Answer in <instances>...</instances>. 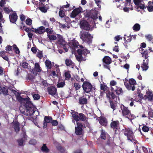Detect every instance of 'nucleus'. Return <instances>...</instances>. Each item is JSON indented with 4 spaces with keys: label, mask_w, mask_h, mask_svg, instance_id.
<instances>
[{
    "label": "nucleus",
    "mask_w": 153,
    "mask_h": 153,
    "mask_svg": "<svg viewBox=\"0 0 153 153\" xmlns=\"http://www.w3.org/2000/svg\"><path fill=\"white\" fill-rule=\"evenodd\" d=\"M142 129L143 132H146L149 130V128L145 125H143L142 128Z\"/></svg>",
    "instance_id": "8fccbe9b"
},
{
    "label": "nucleus",
    "mask_w": 153,
    "mask_h": 153,
    "mask_svg": "<svg viewBox=\"0 0 153 153\" xmlns=\"http://www.w3.org/2000/svg\"><path fill=\"white\" fill-rule=\"evenodd\" d=\"M20 65L22 68L26 69L27 68L28 64L26 62L23 61L22 63H20Z\"/></svg>",
    "instance_id": "3c124183"
},
{
    "label": "nucleus",
    "mask_w": 153,
    "mask_h": 153,
    "mask_svg": "<svg viewBox=\"0 0 153 153\" xmlns=\"http://www.w3.org/2000/svg\"><path fill=\"white\" fill-rule=\"evenodd\" d=\"M52 120V118L51 117L48 116H45L43 121V128H46L47 126V123H51Z\"/></svg>",
    "instance_id": "f3484780"
},
{
    "label": "nucleus",
    "mask_w": 153,
    "mask_h": 153,
    "mask_svg": "<svg viewBox=\"0 0 153 153\" xmlns=\"http://www.w3.org/2000/svg\"><path fill=\"white\" fill-rule=\"evenodd\" d=\"M109 102L110 103V106L113 109V111L116 108V106L115 104H114L112 100H110Z\"/></svg>",
    "instance_id": "ea45409f"
},
{
    "label": "nucleus",
    "mask_w": 153,
    "mask_h": 153,
    "mask_svg": "<svg viewBox=\"0 0 153 153\" xmlns=\"http://www.w3.org/2000/svg\"><path fill=\"white\" fill-rule=\"evenodd\" d=\"M71 60L69 59H66L65 60L66 65L67 66H70L72 63Z\"/></svg>",
    "instance_id": "79ce46f5"
},
{
    "label": "nucleus",
    "mask_w": 153,
    "mask_h": 153,
    "mask_svg": "<svg viewBox=\"0 0 153 153\" xmlns=\"http://www.w3.org/2000/svg\"><path fill=\"white\" fill-rule=\"evenodd\" d=\"M145 37L149 41H151L153 39L152 36L150 34H149L148 35L146 36Z\"/></svg>",
    "instance_id": "774afa93"
},
{
    "label": "nucleus",
    "mask_w": 153,
    "mask_h": 153,
    "mask_svg": "<svg viewBox=\"0 0 153 153\" xmlns=\"http://www.w3.org/2000/svg\"><path fill=\"white\" fill-rule=\"evenodd\" d=\"M71 114L73 119L76 121V122L79 121L83 122L87 121L88 118L82 113H79L77 112L74 111Z\"/></svg>",
    "instance_id": "39448f33"
},
{
    "label": "nucleus",
    "mask_w": 153,
    "mask_h": 153,
    "mask_svg": "<svg viewBox=\"0 0 153 153\" xmlns=\"http://www.w3.org/2000/svg\"><path fill=\"white\" fill-rule=\"evenodd\" d=\"M68 45L73 51H74L78 48L79 43L77 41L74 39L68 42Z\"/></svg>",
    "instance_id": "9b49d317"
},
{
    "label": "nucleus",
    "mask_w": 153,
    "mask_h": 153,
    "mask_svg": "<svg viewBox=\"0 0 153 153\" xmlns=\"http://www.w3.org/2000/svg\"><path fill=\"white\" fill-rule=\"evenodd\" d=\"M21 29H24L25 31L27 32H29L31 31V29L29 28H27L25 26H23L22 27H21Z\"/></svg>",
    "instance_id": "5fc2aeb1"
},
{
    "label": "nucleus",
    "mask_w": 153,
    "mask_h": 153,
    "mask_svg": "<svg viewBox=\"0 0 153 153\" xmlns=\"http://www.w3.org/2000/svg\"><path fill=\"white\" fill-rule=\"evenodd\" d=\"M94 13V14L92 13V14H91V18L93 19L94 21L95 22V21L98 18V17L97 14L95 12Z\"/></svg>",
    "instance_id": "37998d69"
},
{
    "label": "nucleus",
    "mask_w": 153,
    "mask_h": 153,
    "mask_svg": "<svg viewBox=\"0 0 153 153\" xmlns=\"http://www.w3.org/2000/svg\"><path fill=\"white\" fill-rule=\"evenodd\" d=\"M9 18L10 22L13 23H16L18 19V16L16 13H13L9 15Z\"/></svg>",
    "instance_id": "a211bd4d"
},
{
    "label": "nucleus",
    "mask_w": 153,
    "mask_h": 153,
    "mask_svg": "<svg viewBox=\"0 0 153 153\" xmlns=\"http://www.w3.org/2000/svg\"><path fill=\"white\" fill-rule=\"evenodd\" d=\"M42 80L41 83L42 84V85L45 87L48 86V83H47V81L44 80L43 79H42Z\"/></svg>",
    "instance_id": "69168bd1"
},
{
    "label": "nucleus",
    "mask_w": 153,
    "mask_h": 153,
    "mask_svg": "<svg viewBox=\"0 0 153 153\" xmlns=\"http://www.w3.org/2000/svg\"><path fill=\"white\" fill-rule=\"evenodd\" d=\"M74 86L75 90L76 91L79 89L81 87V85L79 83H74Z\"/></svg>",
    "instance_id": "603ef678"
},
{
    "label": "nucleus",
    "mask_w": 153,
    "mask_h": 153,
    "mask_svg": "<svg viewBox=\"0 0 153 153\" xmlns=\"http://www.w3.org/2000/svg\"><path fill=\"white\" fill-rule=\"evenodd\" d=\"M59 15L61 18H63L65 16V13L63 10L60 9V11L59 12Z\"/></svg>",
    "instance_id": "0e129e2a"
},
{
    "label": "nucleus",
    "mask_w": 153,
    "mask_h": 153,
    "mask_svg": "<svg viewBox=\"0 0 153 153\" xmlns=\"http://www.w3.org/2000/svg\"><path fill=\"white\" fill-rule=\"evenodd\" d=\"M99 122L100 125L105 127H106L108 124L107 119L103 117H101L99 118Z\"/></svg>",
    "instance_id": "412c9836"
},
{
    "label": "nucleus",
    "mask_w": 153,
    "mask_h": 153,
    "mask_svg": "<svg viewBox=\"0 0 153 153\" xmlns=\"http://www.w3.org/2000/svg\"><path fill=\"white\" fill-rule=\"evenodd\" d=\"M151 4V1H149L148 2V6H147L148 11L149 12H152L153 11V6Z\"/></svg>",
    "instance_id": "e433bc0d"
},
{
    "label": "nucleus",
    "mask_w": 153,
    "mask_h": 153,
    "mask_svg": "<svg viewBox=\"0 0 153 153\" xmlns=\"http://www.w3.org/2000/svg\"><path fill=\"white\" fill-rule=\"evenodd\" d=\"M111 90L112 91H115L116 94L118 95L123 93L122 89L121 88H117L116 89H114L113 87H111Z\"/></svg>",
    "instance_id": "473e14b6"
},
{
    "label": "nucleus",
    "mask_w": 153,
    "mask_h": 153,
    "mask_svg": "<svg viewBox=\"0 0 153 153\" xmlns=\"http://www.w3.org/2000/svg\"><path fill=\"white\" fill-rule=\"evenodd\" d=\"M17 142L19 146H22L23 145L24 141L22 138L18 140Z\"/></svg>",
    "instance_id": "4d7b16f0"
},
{
    "label": "nucleus",
    "mask_w": 153,
    "mask_h": 153,
    "mask_svg": "<svg viewBox=\"0 0 153 153\" xmlns=\"http://www.w3.org/2000/svg\"><path fill=\"white\" fill-rule=\"evenodd\" d=\"M103 62L106 65H108L111 62V58L108 56H105L102 59Z\"/></svg>",
    "instance_id": "cd10ccee"
},
{
    "label": "nucleus",
    "mask_w": 153,
    "mask_h": 153,
    "mask_svg": "<svg viewBox=\"0 0 153 153\" xmlns=\"http://www.w3.org/2000/svg\"><path fill=\"white\" fill-rule=\"evenodd\" d=\"M81 33L82 34L80 38L82 40L84 41L87 39H88L87 41L88 42L90 43L92 42L93 37L91 36V34L88 32L82 31V32L81 31Z\"/></svg>",
    "instance_id": "9d476101"
},
{
    "label": "nucleus",
    "mask_w": 153,
    "mask_h": 153,
    "mask_svg": "<svg viewBox=\"0 0 153 153\" xmlns=\"http://www.w3.org/2000/svg\"><path fill=\"white\" fill-rule=\"evenodd\" d=\"M77 52L78 54V55H75V56L77 60L79 62H81L82 60L83 57L82 55L86 56L87 54L89 53L90 51L86 48H85L83 51L81 49H77Z\"/></svg>",
    "instance_id": "0eeeda50"
},
{
    "label": "nucleus",
    "mask_w": 153,
    "mask_h": 153,
    "mask_svg": "<svg viewBox=\"0 0 153 153\" xmlns=\"http://www.w3.org/2000/svg\"><path fill=\"white\" fill-rule=\"evenodd\" d=\"M33 97L34 100H38L40 98V95L38 94H34L33 95Z\"/></svg>",
    "instance_id": "864d4df0"
},
{
    "label": "nucleus",
    "mask_w": 153,
    "mask_h": 153,
    "mask_svg": "<svg viewBox=\"0 0 153 153\" xmlns=\"http://www.w3.org/2000/svg\"><path fill=\"white\" fill-rule=\"evenodd\" d=\"M147 8V6H145V4H142L141 3L137 6V8H140L141 9L143 10L144 8Z\"/></svg>",
    "instance_id": "a18cd8bd"
},
{
    "label": "nucleus",
    "mask_w": 153,
    "mask_h": 153,
    "mask_svg": "<svg viewBox=\"0 0 153 153\" xmlns=\"http://www.w3.org/2000/svg\"><path fill=\"white\" fill-rule=\"evenodd\" d=\"M82 87L83 89L84 92L88 93H90V92L95 93L96 88L95 87L92 86L91 84L89 82L85 81L83 82Z\"/></svg>",
    "instance_id": "20e7f679"
},
{
    "label": "nucleus",
    "mask_w": 153,
    "mask_h": 153,
    "mask_svg": "<svg viewBox=\"0 0 153 153\" xmlns=\"http://www.w3.org/2000/svg\"><path fill=\"white\" fill-rule=\"evenodd\" d=\"M37 56L40 59H41L43 57V53L42 51H39L37 54Z\"/></svg>",
    "instance_id": "13d9d810"
},
{
    "label": "nucleus",
    "mask_w": 153,
    "mask_h": 153,
    "mask_svg": "<svg viewBox=\"0 0 153 153\" xmlns=\"http://www.w3.org/2000/svg\"><path fill=\"white\" fill-rule=\"evenodd\" d=\"M41 150L43 152L48 153L49 152V149L47 147L45 144H43L41 148Z\"/></svg>",
    "instance_id": "72a5a7b5"
},
{
    "label": "nucleus",
    "mask_w": 153,
    "mask_h": 153,
    "mask_svg": "<svg viewBox=\"0 0 153 153\" xmlns=\"http://www.w3.org/2000/svg\"><path fill=\"white\" fill-rule=\"evenodd\" d=\"M48 38L51 40H55L56 39V36L53 35H48Z\"/></svg>",
    "instance_id": "de8ad7c7"
},
{
    "label": "nucleus",
    "mask_w": 153,
    "mask_h": 153,
    "mask_svg": "<svg viewBox=\"0 0 153 153\" xmlns=\"http://www.w3.org/2000/svg\"><path fill=\"white\" fill-rule=\"evenodd\" d=\"M48 91L49 94L54 96L57 92V89L54 87L50 86L48 88Z\"/></svg>",
    "instance_id": "aec40b11"
},
{
    "label": "nucleus",
    "mask_w": 153,
    "mask_h": 153,
    "mask_svg": "<svg viewBox=\"0 0 153 153\" xmlns=\"http://www.w3.org/2000/svg\"><path fill=\"white\" fill-rule=\"evenodd\" d=\"M39 9L42 12L45 13L47 12V9L45 4L42 2L40 3L39 5Z\"/></svg>",
    "instance_id": "c85d7f7f"
},
{
    "label": "nucleus",
    "mask_w": 153,
    "mask_h": 153,
    "mask_svg": "<svg viewBox=\"0 0 153 153\" xmlns=\"http://www.w3.org/2000/svg\"><path fill=\"white\" fill-rule=\"evenodd\" d=\"M45 64L47 68L48 69H50L52 68V64L51 62L48 60H46L45 62Z\"/></svg>",
    "instance_id": "c9c22d12"
},
{
    "label": "nucleus",
    "mask_w": 153,
    "mask_h": 153,
    "mask_svg": "<svg viewBox=\"0 0 153 153\" xmlns=\"http://www.w3.org/2000/svg\"><path fill=\"white\" fill-rule=\"evenodd\" d=\"M42 25L46 27H49L50 25L48 22L45 20H43L41 21Z\"/></svg>",
    "instance_id": "49530a36"
},
{
    "label": "nucleus",
    "mask_w": 153,
    "mask_h": 153,
    "mask_svg": "<svg viewBox=\"0 0 153 153\" xmlns=\"http://www.w3.org/2000/svg\"><path fill=\"white\" fill-rule=\"evenodd\" d=\"M7 52L5 51H1L0 52V56L4 59L9 62V59L8 57V55H7Z\"/></svg>",
    "instance_id": "4be33fe9"
},
{
    "label": "nucleus",
    "mask_w": 153,
    "mask_h": 153,
    "mask_svg": "<svg viewBox=\"0 0 153 153\" xmlns=\"http://www.w3.org/2000/svg\"><path fill=\"white\" fill-rule=\"evenodd\" d=\"M84 126L82 123L76 122V126L75 128V132L76 135H82L84 134L83 128Z\"/></svg>",
    "instance_id": "1a4fd4ad"
},
{
    "label": "nucleus",
    "mask_w": 153,
    "mask_h": 153,
    "mask_svg": "<svg viewBox=\"0 0 153 153\" xmlns=\"http://www.w3.org/2000/svg\"><path fill=\"white\" fill-rule=\"evenodd\" d=\"M32 22V20L30 18L27 19L26 20V24L29 25H31Z\"/></svg>",
    "instance_id": "052dcab7"
},
{
    "label": "nucleus",
    "mask_w": 153,
    "mask_h": 153,
    "mask_svg": "<svg viewBox=\"0 0 153 153\" xmlns=\"http://www.w3.org/2000/svg\"><path fill=\"white\" fill-rule=\"evenodd\" d=\"M3 10L6 13L9 14L10 12V10L9 8L7 7H4L3 8Z\"/></svg>",
    "instance_id": "6e6d98bb"
},
{
    "label": "nucleus",
    "mask_w": 153,
    "mask_h": 153,
    "mask_svg": "<svg viewBox=\"0 0 153 153\" xmlns=\"http://www.w3.org/2000/svg\"><path fill=\"white\" fill-rule=\"evenodd\" d=\"M122 131L123 132L124 135L127 137L128 140L135 144L139 143L136 139L134 133L131 128L125 127L124 129H123Z\"/></svg>",
    "instance_id": "f03ea898"
},
{
    "label": "nucleus",
    "mask_w": 153,
    "mask_h": 153,
    "mask_svg": "<svg viewBox=\"0 0 153 153\" xmlns=\"http://www.w3.org/2000/svg\"><path fill=\"white\" fill-rule=\"evenodd\" d=\"M140 51H142V52H141V53L142 55V57L146 59H148V58L149 56H148L147 50L146 49L144 50L143 49L140 48Z\"/></svg>",
    "instance_id": "393cba45"
},
{
    "label": "nucleus",
    "mask_w": 153,
    "mask_h": 153,
    "mask_svg": "<svg viewBox=\"0 0 153 153\" xmlns=\"http://www.w3.org/2000/svg\"><path fill=\"white\" fill-rule=\"evenodd\" d=\"M70 71H68L65 72L64 76H65V80H68L71 77V75L70 74Z\"/></svg>",
    "instance_id": "f704fd0d"
},
{
    "label": "nucleus",
    "mask_w": 153,
    "mask_h": 153,
    "mask_svg": "<svg viewBox=\"0 0 153 153\" xmlns=\"http://www.w3.org/2000/svg\"><path fill=\"white\" fill-rule=\"evenodd\" d=\"M80 27L83 29L86 30H89L90 29V25L86 20L81 21L80 22Z\"/></svg>",
    "instance_id": "f8f14e48"
},
{
    "label": "nucleus",
    "mask_w": 153,
    "mask_h": 153,
    "mask_svg": "<svg viewBox=\"0 0 153 153\" xmlns=\"http://www.w3.org/2000/svg\"><path fill=\"white\" fill-rule=\"evenodd\" d=\"M8 89L11 91L13 90L12 86H9L8 88H7L5 87L0 86V94H3L5 95H8Z\"/></svg>",
    "instance_id": "ddd939ff"
},
{
    "label": "nucleus",
    "mask_w": 153,
    "mask_h": 153,
    "mask_svg": "<svg viewBox=\"0 0 153 153\" xmlns=\"http://www.w3.org/2000/svg\"><path fill=\"white\" fill-rule=\"evenodd\" d=\"M65 83V82L64 81L59 82H58L57 85V87L58 88H62L64 86Z\"/></svg>",
    "instance_id": "09e8293b"
},
{
    "label": "nucleus",
    "mask_w": 153,
    "mask_h": 153,
    "mask_svg": "<svg viewBox=\"0 0 153 153\" xmlns=\"http://www.w3.org/2000/svg\"><path fill=\"white\" fill-rule=\"evenodd\" d=\"M53 30L52 28H49V27H47L46 29L45 28V32H47L48 35H50L53 33Z\"/></svg>",
    "instance_id": "a19ab883"
},
{
    "label": "nucleus",
    "mask_w": 153,
    "mask_h": 153,
    "mask_svg": "<svg viewBox=\"0 0 153 153\" xmlns=\"http://www.w3.org/2000/svg\"><path fill=\"white\" fill-rule=\"evenodd\" d=\"M29 143L30 144L35 145L36 143V141L35 139H32L30 140Z\"/></svg>",
    "instance_id": "bf43d9fd"
},
{
    "label": "nucleus",
    "mask_w": 153,
    "mask_h": 153,
    "mask_svg": "<svg viewBox=\"0 0 153 153\" xmlns=\"http://www.w3.org/2000/svg\"><path fill=\"white\" fill-rule=\"evenodd\" d=\"M149 62V59L143 60V63L141 66V68H142L143 71H146L149 68L148 63Z\"/></svg>",
    "instance_id": "b1692460"
},
{
    "label": "nucleus",
    "mask_w": 153,
    "mask_h": 153,
    "mask_svg": "<svg viewBox=\"0 0 153 153\" xmlns=\"http://www.w3.org/2000/svg\"><path fill=\"white\" fill-rule=\"evenodd\" d=\"M82 8L81 7L74 9L72 12L70 16L72 18L76 17L78 15L81 13Z\"/></svg>",
    "instance_id": "2eb2a0df"
},
{
    "label": "nucleus",
    "mask_w": 153,
    "mask_h": 153,
    "mask_svg": "<svg viewBox=\"0 0 153 153\" xmlns=\"http://www.w3.org/2000/svg\"><path fill=\"white\" fill-rule=\"evenodd\" d=\"M13 49L16 54H19L20 53V52L19 49L15 44L13 45Z\"/></svg>",
    "instance_id": "4c0bfd02"
},
{
    "label": "nucleus",
    "mask_w": 153,
    "mask_h": 153,
    "mask_svg": "<svg viewBox=\"0 0 153 153\" xmlns=\"http://www.w3.org/2000/svg\"><path fill=\"white\" fill-rule=\"evenodd\" d=\"M122 37L120 36L119 35L117 36L114 37V39L115 41H118L120 39H122Z\"/></svg>",
    "instance_id": "338daca9"
},
{
    "label": "nucleus",
    "mask_w": 153,
    "mask_h": 153,
    "mask_svg": "<svg viewBox=\"0 0 153 153\" xmlns=\"http://www.w3.org/2000/svg\"><path fill=\"white\" fill-rule=\"evenodd\" d=\"M79 103L81 105H85L87 104L88 101L85 97H81L79 98Z\"/></svg>",
    "instance_id": "a878e982"
},
{
    "label": "nucleus",
    "mask_w": 153,
    "mask_h": 153,
    "mask_svg": "<svg viewBox=\"0 0 153 153\" xmlns=\"http://www.w3.org/2000/svg\"><path fill=\"white\" fill-rule=\"evenodd\" d=\"M45 32V27L43 26L39 27L35 30V33H36L42 34Z\"/></svg>",
    "instance_id": "bb28decb"
},
{
    "label": "nucleus",
    "mask_w": 153,
    "mask_h": 153,
    "mask_svg": "<svg viewBox=\"0 0 153 153\" xmlns=\"http://www.w3.org/2000/svg\"><path fill=\"white\" fill-rule=\"evenodd\" d=\"M145 100L148 99L150 102H153V93L152 91H147L145 95Z\"/></svg>",
    "instance_id": "dca6fc26"
},
{
    "label": "nucleus",
    "mask_w": 153,
    "mask_h": 153,
    "mask_svg": "<svg viewBox=\"0 0 153 153\" xmlns=\"http://www.w3.org/2000/svg\"><path fill=\"white\" fill-rule=\"evenodd\" d=\"M16 99L19 102L23 101L24 105H23L24 108L20 107L19 110L21 113L26 116H31L32 115L35 111V108L32 102L30 101L29 97L23 98L20 96L19 93L16 96Z\"/></svg>",
    "instance_id": "f257e3e1"
},
{
    "label": "nucleus",
    "mask_w": 153,
    "mask_h": 153,
    "mask_svg": "<svg viewBox=\"0 0 153 153\" xmlns=\"http://www.w3.org/2000/svg\"><path fill=\"white\" fill-rule=\"evenodd\" d=\"M133 28L134 30L138 31L140 29V25L138 23L135 24L133 26Z\"/></svg>",
    "instance_id": "58836bf2"
},
{
    "label": "nucleus",
    "mask_w": 153,
    "mask_h": 153,
    "mask_svg": "<svg viewBox=\"0 0 153 153\" xmlns=\"http://www.w3.org/2000/svg\"><path fill=\"white\" fill-rule=\"evenodd\" d=\"M41 70V68L38 63H35L34 68L30 70L31 72L35 75H37V73L40 72Z\"/></svg>",
    "instance_id": "4468645a"
},
{
    "label": "nucleus",
    "mask_w": 153,
    "mask_h": 153,
    "mask_svg": "<svg viewBox=\"0 0 153 153\" xmlns=\"http://www.w3.org/2000/svg\"><path fill=\"white\" fill-rule=\"evenodd\" d=\"M3 15L2 13L0 11V27H2L1 25V23H4L5 21L3 18Z\"/></svg>",
    "instance_id": "c03bdc74"
},
{
    "label": "nucleus",
    "mask_w": 153,
    "mask_h": 153,
    "mask_svg": "<svg viewBox=\"0 0 153 153\" xmlns=\"http://www.w3.org/2000/svg\"><path fill=\"white\" fill-rule=\"evenodd\" d=\"M13 126L15 131L18 132L20 130L19 124L18 122H15L13 123Z\"/></svg>",
    "instance_id": "c756f323"
},
{
    "label": "nucleus",
    "mask_w": 153,
    "mask_h": 153,
    "mask_svg": "<svg viewBox=\"0 0 153 153\" xmlns=\"http://www.w3.org/2000/svg\"><path fill=\"white\" fill-rule=\"evenodd\" d=\"M128 83L127 82H124V85L128 90L134 91L135 90V86L137 85V82L134 79L131 78L129 79Z\"/></svg>",
    "instance_id": "423d86ee"
},
{
    "label": "nucleus",
    "mask_w": 153,
    "mask_h": 153,
    "mask_svg": "<svg viewBox=\"0 0 153 153\" xmlns=\"http://www.w3.org/2000/svg\"><path fill=\"white\" fill-rule=\"evenodd\" d=\"M107 87L106 85L101 84L100 88L101 90L105 91L107 90Z\"/></svg>",
    "instance_id": "e2e57ef3"
},
{
    "label": "nucleus",
    "mask_w": 153,
    "mask_h": 153,
    "mask_svg": "<svg viewBox=\"0 0 153 153\" xmlns=\"http://www.w3.org/2000/svg\"><path fill=\"white\" fill-rule=\"evenodd\" d=\"M58 43L61 48H63L64 49L65 52L68 51V49L65 46L66 42L64 40H58Z\"/></svg>",
    "instance_id": "5701e85b"
},
{
    "label": "nucleus",
    "mask_w": 153,
    "mask_h": 153,
    "mask_svg": "<svg viewBox=\"0 0 153 153\" xmlns=\"http://www.w3.org/2000/svg\"><path fill=\"white\" fill-rule=\"evenodd\" d=\"M122 110V115L129 120H132L134 119L135 116L131 114V111L124 105L121 104L120 106Z\"/></svg>",
    "instance_id": "7ed1b4c3"
},
{
    "label": "nucleus",
    "mask_w": 153,
    "mask_h": 153,
    "mask_svg": "<svg viewBox=\"0 0 153 153\" xmlns=\"http://www.w3.org/2000/svg\"><path fill=\"white\" fill-rule=\"evenodd\" d=\"M125 36H126V35H124V45L126 48H128V46L130 45L129 43L131 40V37L130 36H127L126 37H125Z\"/></svg>",
    "instance_id": "6ab92c4d"
},
{
    "label": "nucleus",
    "mask_w": 153,
    "mask_h": 153,
    "mask_svg": "<svg viewBox=\"0 0 153 153\" xmlns=\"http://www.w3.org/2000/svg\"><path fill=\"white\" fill-rule=\"evenodd\" d=\"M107 134L105 132V130L102 129L101 130V134L100 137L101 139L105 140L106 139Z\"/></svg>",
    "instance_id": "7c9ffc66"
},
{
    "label": "nucleus",
    "mask_w": 153,
    "mask_h": 153,
    "mask_svg": "<svg viewBox=\"0 0 153 153\" xmlns=\"http://www.w3.org/2000/svg\"><path fill=\"white\" fill-rule=\"evenodd\" d=\"M52 126H56L58 125V121L56 120H53L51 121V123Z\"/></svg>",
    "instance_id": "680f3d73"
},
{
    "label": "nucleus",
    "mask_w": 153,
    "mask_h": 153,
    "mask_svg": "<svg viewBox=\"0 0 153 153\" xmlns=\"http://www.w3.org/2000/svg\"><path fill=\"white\" fill-rule=\"evenodd\" d=\"M120 122L118 120L113 121L112 120L110 123V127L113 129L115 134L118 133L120 131Z\"/></svg>",
    "instance_id": "6e6552de"
},
{
    "label": "nucleus",
    "mask_w": 153,
    "mask_h": 153,
    "mask_svg": "<svg viewBox=\"0 0 153 153\" xmlns=\"http://www.w3.org/2000/svg\"><path fill=\"white\" fill-rule=\"evenodd\" d=\"M138 96L139 98V99L138 101L136 100L135 101L139 102L141 104L143 103L142 100H145V95L143 96V94L140 93L138 94Z\"/></svg>",
    "instance_id": "2f4dec72"
}]
</instances>
